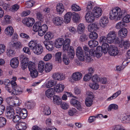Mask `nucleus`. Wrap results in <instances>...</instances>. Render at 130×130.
Wrapping results in <instances>:
<instances>
[{
	"mask_svg": "<svg viewBox=\"0 0 130 130\" xmlns=\"http://www.w3.org/2000/svg\"><path fill=\"white\" fill-rule=\"evenodd\" d=\"M125 11L121 10L120 8L115 7L109 12V18L111 20H120L125 14Z\"/></svg>",
	"mask_w": 130,
	"mask_h": 130,
	"instance_id": "obj_1",
	"label": "nucleus"
},
{
	"mask_svg": "<svg viewBox=\"0 0 130 130\" xmlns=\"http://www.w3.org/2000/svg\"><path fill=\"white\" fill-rule=\"evenodd\" d=\"M93 6L91 3H88L86 12V13L85 16V19L86 22L89 23L93 22L94 21L95 17L92 13V8Z\"/></svg>",
	"mask_w": 130,
	"mask_h": 130,
	"instance_id": "obj_2",
	"label": "nucleus"
},
{
	"mask_svg": "<svg viewBox=\"0 0 130 130\" xmlns=\"http://www.w3.org/2000/svg\"><path fill=\"white\" fill-rule=\"evenodd\" d=\"M11 85L13 88L11 94L13 95H19L23 92V89L19 86H17L14 81H11Z\"/></svg>",
	"mask_w": 130,
	"mask_h": 130,
	"instance_id": "obj_3",
	"label": "nucleus"
},
{
	"mask_svg": "<svg viewBox=\"0 0 130 130\" xmlns=\"http://www.w3.org/2000/svg\"><path fill=\"white\" fill-rule=\"evenodd\" d=\"M91 3L93 6V8H92L91 12L95 18H98L100 17L102 13V9L98 7H94L93 3V2L90 1L88 3Z\"/></svg>",
	"mask_w": 130,
	"mask_h": 130,
	"instance_id": "obj_4",
	"label": "nucleus"
},
{
	"mask_svg": "<svg viewBox=\"0 0 130 130\" xmlns=\"http://www.w3.org/2000/svg\"><path fill=\"white\" fill-rule=\"evenodd\" d=\"M76 54L78 58L81 61L86 60L85 56L84 55L83 51L81 47L78 46L77 48Z\"/></svg>",
	"mask_w": 130,
	"mask_h": 130,
	"instance_id": "obj_5",
	"label": "nucleus"
},
{
	"mask_svg": "<svg viewBox=\"0 0 130 130\" xmlns=\"http://www.w3.org/2000/svg\"><path fill=\"white\" fill-rule=\"evenodd\" d=\"M107 42L109 43H112L115 39L116 35V32L113 31H110L107 35Z\"/></svg>",
	"mask_w": 130,
	"mask_h": 130,
	"instance_id": "obj_6",
	"label": "nucleus"
},
{
	"mask_svg": "<svg viewBox=\"0 0 130 130\" xmlns=\"http://www.w3.org/2000/svg\"><path fill=\"white\" fill-rule=\"evenodd\" d=\"M17 112L19 113L20 117L23 119H25L27 116V111L26 109L23 108L21 109L19 107L16 109Z\"/></svg>",
	"mask_w": 130,
	"mask_h": 130,
	"instance_id": "obj_7",
	"label": "nucleus"
},
{
	"mask_svg": "<svg viewBox=\"0 0 130 130\" xmlns=\"http://www.w3.org/2000/svg\"><path fill=\"white\" fill-rule=\"evenodd\" d=\"M23 23L28 27H31L35 22V20L32 18H28L24 19L23 20Z\"/></svg>",
	"mask_w": 130,
	"mask_h": 130,
	"instance_id": "obj_8",
	"label": "nucleus"
},
{
	"mask_svg": "<svg viewBox=\"0 0 130 130\" xmlns=\"http://www.w3.org/2000/svg\"><path fill=\"white\" fill-rule=\"evenodd\" d=\"M70 103L72 105L75 107L79 111H81L82 110V108L80 102L77 100L73 99L71 100Z\"/></svg>",
	"mask_w": 130,
	"mask_h": 130,
	"instance_id": "obj_9",
	"label": "nucleus"
},
{
	"mask_svg": "<svg viewBox=\"0 0 130 130\" xmlns=\"http://www.w3.org/2000/svg\"><path fill=\"white\" fill-rule=\"evenodd\" d=\"M100 24L101 27L103 28L105 27L108 23V18L105 16H103L100 20Z\"/></svg>",
	"mask_w": 130,
	"mask_h": 130,
	"instance_id": "obj_10",
	"label": "nucleus"
},
{
	"mask_svg": "<svg viewBox=\"0 0 130 130\" xmlns=\"http://www.w3.org/2000/svg\"><path fill=\"white\" fill-rule=\"evenodd\" d=\"M43 51V47L41 45L38 44L33 50V53L37 55L41 54Z\"/></svg>",
	"mask_w": 130,
	"mask_h": 130,
	"instance_id": "obj_11",
	"label": "nucleus"
},
{
	"mask_svg": "<svg viewBox=\"0 0 130 130\" xmlns=\"http://www.w3.org/2000/svg\"><path fill=\"white\" fill-rule=\"evenodd\" d=\"M54 24L56 25L60 26L63 22V19L58 17H54L52 19Z\"/></svg>",
	"mask_w": 130,
	"mask_h": 130,
	"instance_id": "obj_12",
	"label": "nucleus"
},
{
	"mask_svg": "<svg viewBox=\"0 0 130 130\" xmlns=\"http://www.w3.org/2000/svg\"><path fill=\"white\" fill-rule=\"evenodd\" d=\"M19 64V60L16 58H12L10 61V65L11 67L14 69L17 68L18 67Z\"/></svg>",
	"mask_w": 130,
	"mask_h": 130,
	"instance_id": "obj_13",
	"label": "nucleus"
},
{
	"mask_svg": "<svg viewBox=\"0 0 130 130\" xmlns=\"http://www.w3.org/2000/svg\"><path fill=\"white\" fill-rule=\"evenodd\" d=\"M108 52L110 55L115 56L118 55L119 51L118 48L116 47L111 46Z\"/></svg>",
	"mask_w": 130,
	"mask_h": 130,
	"instance_id": "obj_14",
	"label": "nucleus"
},
{
	"mask_svg": "<svg viewBox=\"0 0 130 130\" xmlns=\"http://www.w3.org/2000/svg\"><path fill=\"white\" fill-rule=\"evenodd\" d=\"M83 48L85 54V57L86 60L89 62L91 60V57L88 54L89 53V47L86 45H85L83 47Z\"/></svg>",
	"mask_w": 130,
	"mask_h": 130,
	"instance_id": "obj_15",
	"label": "nucleus"
},
{
	"mask_svg": "<svg viewBox=\"0 0 130 130\" xmlns=\"http://www.w3.org/2000/svg\"><path fill=\"white\" fill-rule=\"evenodd\" d=\"M47 30L48 27L46 25L44 24L41 26L38 32L39 35L40 36H42Z\"/></svg>",
	"mask_w": 130,
	"mask_h": 130,
	"instance_id": "obj_16",
	"label": "nucleus"
},
{
	"mask_svg": "<svg viewBox=\"0 0 130 130\" xmlns=\"http://www.w3.org/2000/svg\"><path fill=\"white\" fill-rule=\"evenodd\" d=\"M9 45L10 47L17 49H20L23 47V44L19 41L15 43L11 41L9 43Z\"/></svg>",
	"mask_w": 130,
	"mask_h": 130,
	"instance_id": "obj_17",
	"label": "nucleus"
},
{
	"mask_svg": "<svg viewBox=\"0 0 130 130\" xmlns=\"http://www.w3.org/2000/svg\"><path fill=\"white\" fill-rule=\"evenodd\" d=\"M52 77L56 80H61L64 79V75L63 73H55L53 74Z\"/></svg>",
	"mask_w": 130,
	"mask_h": 130,
	"instance_id": "obj_18",
	"label": "nucleus"
},
{
	"mask_svg": "<svg viewBox=\"0 0 130 130\" xmlns=\"http://www.w3.org/2000/svg\"><path fill=\"white\" fill-rule=\"evenodd\" d=\"M127 33V29L125 28H121L118 31V35L121 38L125 37Z\"/></svg>",
	"mask_w": 130,
	"mask_h": 130,
	"instance_id": "obj_19",
	"label": "nucleus"
},
{
	"mask_svg": "<svg viewBox=\"0 0 130 130\" xmlns=\"http://www.w3.org/2000/svg\"><path fill=\"white\" fill-rule=\"evenodd\" d=\"M15 127L18 130H25L27 128L26 124L24 122H18L16 124Z\"/></svg>",
	"mask_w": 130,
	"mask_h": 130,
	"instance_id": "obj_20",
	"label": "nucleus"
},
{
	"mask_svg": "<svg viewBox=\"0 0 130 130\" xmlns=\"http://www.w3.org/2000/svg\"><path fill=\"white\" fill-rule=\"evenodd\" d=\"M93 101V96L92 95L89 96L86 98L85 101V104L87 107L91 106L92 104Z\"/></svg>",
	"mask_w": 130,
	"mask_h": 130,
	"instance_id": "obj_21",
	"label": "nucleus"
},
{
	"mask_svg": "<svg viewBox=\"0 0 130 130\" xmlns=\"http://www.w3.org/2000/svg\"><path fill=\"white\" fill-rule=\"evenodd\" d=\"M68 51V56L70 59H73L74 56V51L73 47H69V49L66 50Z\"/></svg>",
	"mask_w": 130,
	"mask_h": 130,
	"instance_id": "obj_22",
	"label": "nucleus"
},
{
	"mask_svg": "<svg viewBox=\"0 0 130 130\" xmlns=\"http://www.w3.org/2000/svg\"><path fill=\"white\" fill-rule=\"evenodd\" d=\"M82 77V74L79 72H76L73 73L72 75V79L75 80H79Z\"/></svg>",
	"mask_w": 130,
	"mask_h": 130,
	"instance_id": "obj_23",
	"label": "nucleus"
},
{
	"mask_svg": "<svg viewBox=\"0 0 130 130\" xmlns=\"http://www.w3.org/2000/svg\"><path fill=\"white\" fill-rule=\"evenodd\" d=\"M64 42L63 39L62 38H58L55 41V47L57 48L61 47Z\"/></svg>",
	"mask_w": 130,
	"mask_h": 130,
	"instance_id": "obj_24",
	"label": "nucleus"
},
{
	"mask_svg": "<svg viewBox=\"0 0 130 130\" xmlns=\"http://www.w3.org/2000/svg\"><path fill=\"white\" fill-rule=\"evenodd\" d=\"M14 29L13 27L9 26L6 28L5 30V33L10 36H12L14 33Z\"/></svg>",
	"mask_w": 130,
	"mask_h": 130,
	"instance_id": "obj_25",
	"label": "nucleus"
},
{
	"mask_svg": "<svg viewBox=\"0 0 130 130\" xmlns=\"http://www.w3.org/2000/svg\"><path fill=\"white\" fill-rule=\"evenodd\" d=\"M72 13L69 12L67 13L64 15V21L65 23H68L70 21L72 17Z\"/></svg>",
	"mask_w": 130,
	"mask_h": 130,
	"instance_id": "obj_26",
	"label": "nucleus"
},
{
	"mask_svg": "<svg viewBox=\"0 0 130 130\" xmlns=\"http://www.w3.org/2000/svg\"><path fill=\"white\" fill-rule=\"evenodd\" d=\"M64 87V85L58 84L54 87V89L56 92L59 93L62 92L63 90Z\"/></svg>",
	"mask_w": 130,
	"mask_h": 130,
	"instance_id": "obj_27",
	"label": "nucleus"
},
{
	"mask_svg": "<svg viewBox=\"0 0 130 130\" xmlns=\"http://www.w3.org/2000/svg\"><path fill=\"white\" fill-rule=\"evenodd\" d=\"M55 91L54 89L52 88L49 89L45 91V95L47 97L49 98L53 96Z\"/></svg>",
	"mask_w": 130,
	"mask_h": 130,
	"instance_id": "obj_28",
	"label": "nucleus"
},
{
	"mask_svg": "<svg viewBox=\"0 0 130 130\" xmlns=\"http://www.w3.org/2000/svg\"><path fill=\"white\" fill-rule=\"evenodd\" d=\"M45 63L43 61H39L38 66V70L39 72L42 73L44 70Z\"/></svg>",
	"mask_w": 130,
	"mask_h": 130,
	"instance_id": "obj_29",
	"label": "nucleus"
},
{
	"mask_svg": "<svg viewBox=\"0 0 130 130\" xmlns=\"http://www.w3.org/2000/svg\"><path fill=\"white\" fill-rule=\"evenodd\" d=\"M70 41L69 39L67 38L65 39L64 41V43L63 44V48L64 50H66L69 49V47L72 46H69Z\"/></svg>",
	"mask_w": 130,
	"mask_h": 130,
	"instance_id": "obj_30",
	"label": "nucleus"
},
{
	"mask_svg": "<svg viewBox=\"0 0 130 130\" xmlns=\"http://www.w3.org/2000/svg\"><path fill=\"white\" fill-rule=\"evenodd\" d=\"M56 9L58 13L61 14L64 10V7L63 4L61 3H58L56 6Z\"/></svg>",
	"mask_w": 130,
	"mask_h": 130,
	"instance_id": "obj_31",
	"label": "nucleus"
},
{
	"mask_svg": "<svg viewBox=\"0 0 130 130\" xmlns=\"http://www.w3.org/2000/svg\"><path fill=\"white\" fill-rule=\"evenodd\" d=\"M35 105V103L31 101H27L25 103V107L28 109L33 108Z\"/></svg>",
	"mask_w": 130,
	"mask_h": 130,
	"instance_id": "obj_32",
	"label": "nucleus"
},
{
	"mask_svg": "<svg viewBox=\"0 0 130 130\" xmlns=\"http://www.w3.org/2000/svg\"><path fill=\"white\" fill-rule=\"evenodd\" d=\"M54 103L56 105H59L62 103V100L59 96L56 95H54L53 97Z\"/></svg>",
	"mask_w": 130,
	"mask_h": 130,
	"instance_id": "obj_33",
	"label": "nucleus"
},
{
	"mask_svg": "<svg viewBox=\"0 0 130 130\" xmlns=\"http://www.w3.org/2000/svg\"><path fill=\"white\" fill-rule=\"evenodd\" d=\"M41 25V24L40 22H36L33 27V30L35 32L39 31Z\"/></svg>",
	"mask_w": 130,
	"mask_h": 130,
	"instance_id": "obj_34",
	"label": "nucleus"
},
{
	"mask_svg": "<svg viewBox=\"0 0 130 130\" xmlns=\"http://www.w3.org/2000/svg\"><path fill=\"white\" fill-rule=\"evenodd\" d=\"M28 67L30 72L36 69L35 63L31 61L29 62Z\"/></svg>",
	"mask_w": 130,
	"mask_h": 130,
	"instance_id": "obj_35",
	"label": "nucleus"
},
{
	"mask_svg": "<svg viewBox=\"0 0 130 130\" xmlns=\"http://www.w3.org/2000/svg\"><path fill=\"white\" fill-rule=\"evenodd\" d=\"M72 15L74 22L77 23L79 21L80 17L79 15L77 13L75 12L72 13Z\"/></svg>",
	"mask_w": 130,
	"mask_h": 130,
	"instance_id": "obj_36",
	"label": "nucleus"
},
{
	"mask_svg": "<svg viewBox=\"0 0 130 130\" xmlns=\"http://www.w3.org/2000/svg\"><path fill=\"white\" fill-rule=\"evenodd\" d=\"M56 83V81L55 80H50L46 83V87L47 88H50L55 85Z\"/></svg>",
	"mask_w": 130,
	"mask_h": 130,
	"instance_id": "obj_37",
	"label": "nucleus"
},
{
	"mask_svg": "<svg viewBox=\"0 0 130 130\" xmlns=\"http://www.w3.org/2000/svg\"><path fill=\"white\" fill-rule=\"evenodd\" d=\"M98 44V42L95 40H92L89 41L88 44L90 47H96Z\"/></svg>",
	"mask_w": 130,
	"mask_h": 130,
	"instance_id": "obj_38",
	"label": "nucleus"
},
{
	"mask_svg": "<svg viewBox=\"0 0 130 130\" xmlns=\"http://www.w3.org/2000/svg\"><path fill=\"white\" fill-rule=\"evenodd\" d=\"M43 112L44 114L46 115H49L51 114V111L48 106L46 105L44 107Z\"/></svg>",
	"mask_w": 130,
	"mask_h": 130,
	"instance_id": "obj_39",
	"label": "nucleus"
},
{
	"mask_svg": "<svg viewBox=\"0 0 130 130\" xmlns=\"http://www.w3.org/2000/svg\"><path fill=\"white\" fill-rule=\"evenodd\" d=\"M52 64L50 63H47L45 64L44 68V70L46 73L50 72L52 68Z\"/></svg>",
	"mask_w": 130,
	"mask_h": 130,
	"instance_id": "obj_40",
	"label": "nucleus"
},
{
	"mask_svg": "<svg viewBox=\"0 0 130 130\" xmlns=\"http://www.w3.org/2000/svg\"><path fill=\"white\" fill-rule=\"evenodd\" d=\"M38 44L36 42L33 41H31L29 42L28 46L32 51L36 47Z\"/></svg>",
	"mask_w": 130,
	"mask_h": 130,
	"instance_id": "obj_41",
	"label": "nucleus"
},
{
	"mask_svg": "<svg viewBox=\"0 0 130 130\" xmlns=\"http://www.w3.org/2000/svg\"><path fill=\"white\" fill-rule=\"evenodd\" d=\"M53 36V34L50 31L47 32L44 36L45 39L46 40H51Z\"/></svg>",
	"mask_w": 130,
	"mask_h": 130,
	"instance_id": "obj_42",
	"label": "nucleus"
},
{
	"mask_svg": "<svg viewBox=\"0 0 130 130\" xmlns=\"http://www.w3.org/2000/svg\"><path fill=\"white\" fill-rule=\"evenodd\" d=\"M61 52H57L56 53L55 55V61L58 62H60L61 61Z\"/></svg>",
	"mask_w": 130,
	"mask_h": 130,
	"instance_id": "obj_43",
	"label": "nucleus"
},
{
	"mask_svg": "<svg viewBox=\"0 0 130 130\" xmlns=\"http://www.w3.org/2000/svg\"><path fill=\"white\" fill-rule=\"evenodd\" d=\"M121 93V91L120 90H119L115 93L113 94L112 96L108 98L107 100L108 101H109L111 100L114 99L117 97Z\"/></svg>",
	"mask_w": 130,
	"mask_h": 130,
	"instance_id": "obj_44",
	"label": "nucleus"
},
{
	"mask_svg": "<svg viewBox=\"0 0 130 130\" xmlns=\"http://www.w3.org/2000/svg\"><path fill=\"white\" fill-rule=\"evenodd\" d=\"M21 101L19 99V98L17 97H16L15 98H13V106H18L20 105V104H21L20 103V101Z\"/></svg>",
	"mask_w": 130,
	"mask_h": 130,
	"instance_id": "obj_45",
	"label": "nucleus"
},
{
	"mask_svg": "<svg viewBox=\"0 0 130 130\" xmlns=\"http://www.w3.org/2000/svg\"><path fill=\"white\" fill-rule=\"evenodd\" d=\"M54 43L52 41H49L48 44L47 46H46V48L49 51H52L54 49Z\"/></svg>",
	"mask_w": 130,
	"mask_h": 130,
	"instance_id": "obj_46",
	"label": "nucleus"
},
{
	"mask_svg": "<svg viewBox=\"0 0 130 130\" xmlns=\"http://www.w3.org/2000/svg\"><path fill=\"white\" fill-rule=\"evenodd\" d=\"M6 119L3 117H0V128L4 127L6 123Z\"/></svg>",
	"mask_w": 130,
	"mask_h": 130,
	"instance_id": "obj_47",
	"label": "nucleus"
},
{
	"mask_svg": "<svg viewBox=\"0 0 130 130\" xmlns=\"http://www.w3.org/2000/svg\"><path fill=\"white\" fill-rule=\"evenodd\" d=\"M20 59L21 60V62L28 64L29 59L28 58L25 57L23 55H21L20 56Z\"/></svg>",
	"mask_w": 130,
	"mask_h": 130,
	"instance_id": "obj_48",
	"label": "nucleus"
},
{
	"mask_svg": "<svg viewBox=\"0 0 130 130\" xmlns=\"http://www.w3.org/2000/svg\"><path fill=\"white\" fill-rule=\"evenodd\" d=\"M125 24L123 22H120L117 23L115 26L116 29H119L125 26Z\"/></svg>",
	"mask_w": 130,
	"mask_h": 130,
	"instance_id": "obj_49",
	"label": "nucleus"
},
{
	"mask_svg": "<svg viewBox=\"0 0 130 130\" xmlns=\"http://www.w3.org/2000/svg\"><path fill=\"white\" fill-rule=\"evenodd\" d=\"M98 37V34L95 32H91L89 34V38L91 39H96Z\"/></svg>",
	"mask_w": 130,
	"mask_h": 130,
	"instance_id": "obj_50",
	"label": "nucleus"
},
{
	"mask_svg": "<svg viewBox=\"0 0 130 130\" xmlns=\"http://www.w3.org/2000/svg\"><path fill=\"white\" fill-rule=\"evenodd\" d=\"M13 98L12 96H10L7 98L6 99V102L7 104L10 106H13Z\"/></svg>",
	"mask_w": 130,
	"mask_h": 130,
	"instance_id": "obj_51",
	"label": "nucleus"
},
{
	"mask_svg": "<svg viewBox=\"0 0 130 130\" xmlns=\"http://www.w3.org/2000/svg\"><path fill=\"white\" fill-rule=\"evenodd\" d=\"M77 110L74 108L69 109L68 112L69 115L70 116H73L76 115L77 113Z\"/></svg>",
	"mask_w": 130,
	"mask_h": 130,
	"instance_id": "obj_52",
	"label": "nucleus"
},
{
	"mask_svg": "<svg viewBox=\"0 0 130 130\" xmlns=\"http://www.w3.org/2000/svg\"><path fill=\"white\" fill-rule=\"evenodd\" d=\"M72 10L73 11H80L81 8L76 4H73L71 7Z\"/></svg>",
	"mask_w": 130,
	"mask_h": 130,
	"instance_id": "obj_53",
	"label": "nucleus"
},
{
	"mask_svg": "<svg viewBox=\"0 0 130 130\" xmlns=\"http://www.w3.org/2000/svg\"><path fill=\"white\" fill-rule=\"evenodd\" d=\"M30 76L33 78H36L38 76V73L37 70H33L30 72Z\"/></svg>",
	"mask_w": 130,
	"mask_h": 130,
	"instance_id": "obj_54",
	"label": "nucleus"
},
{
	"mask_svg": "<svg viewBox=\"0 0 130 130\" xmlns=\"http://www.w3.org/2000/svg\"><path fill=\"white\" fill-rule=\"evenodd\" d=\"M67 94H64L62 96V99L63 100H66L67 99V95H68V96H70L74 97L75 98L77 99V98L76 96H74L71 93L69 92H67Z\"/></svg>",
	"mask_w": 130,
	"mask_h": 130,
	"instance_id": "obj_55",
	"label": "nucleus"
},
{
	"mask_svg": "<svg viewBox=\"0 0 130 130\" xmlns=\"http://www.w3.org/2000/svg\"><path fill=\"white\" fill-rule=\"evenodd\" d=\"M63 60L64 63L66 65L68 64L70 62L69 58L67 56V55L64 53L62 55Z\"/></svg>",
	"mask_w": 130,
	"mask_h": 130,
	"instance_id": "obj_56",
	"label": "nucleus"
},
{
	"mask_svg": "<svg viewBox=\"0 0 130 130\" xmlns=\"http://www.w3.org/2000/svg\"><path fill=\"white\" fill-rule=\"evenodd\" d=\"M7 55L9 57H13L15 54L14 51L11 49H8L7 52Z\"/></svg>",
	"mask_w": 130,
	"mask_h": 130,
	"instance_id": "obj_57",
	"label": "nucleus"
},
{
	"mask_svg": "<svg viewBox=\"0 0 130 130\" xmlns=\"http://www.w3.org/2000/svg\"><path fill=\"white\" fill-rule=\"evenodd\" d=\"M93 83H91L89 84V86L91 88L93 89L96 90L98 89L99 87V86L97 83L93 82Z\"/></svg>",
	"mask_w": 130,
	"mask_h": 130,
	"instance_id": "obj_58",
	"label": "nucleus"
},
{
	"mask_svg": "<svg viewBox=\"0 0 130 130\" xmlns=\"http://www.w3.org/2000/svg\"><path fill=\"white\" fill-rule=\"evenodd\" d=\"M118 108V106L116 104H112L110 105L108 108V111H110L112 109L116 110Z\"/></svg>",
	"mask_w": 130,
	"mask_h": 130,
	"instance_id": "obj_59",
	"label": "nucleus"
},
{
	"mask_svg": "<svg viewBox=\"0 0 130 130\" xmlns=\"http://www.w3.org/2000/svg\"><path fill=\"white\" fill-rule=\"evenodd\" d=\"M88 38V37L87 35L85 34H83L80 36L79 40L83 42L87 40Z\"/></svg>",
	"mask_w": 130,
	"mask_h": 130,
	"instance_id": "obj_60",
	"label": "nucleus"
},
{
	"mask_svg": "<svg viewBox=\"0 0 130 130\" xmlns=\"http://www.w3.org/2000/svg\"><path fill=\"white\" fill-rule=\"evenodd\" d=\"M92 80L93 82L97 83L100 82V79L98 76L96 75H95L92 77Z\"/></svg>",
	"mask_w": 130,
	"mask_h": 130,
	"instance_id": "obj_61",
	"label": "nucleus"
},
{
	"mask_svg": "<svg viewBox=\"0 0 130 130\" xmlns=\"http://www.w3.org/2000/svg\"><path fill=\"white\" fill-rule=\"evenodd\" d=\"M20 117L18 115H14L12 117V120L14 123H17L19 122V120L21 119Z\"/></svg>",
	"mask_w": 130,
	"mask_h": 130,
	"instance_id": "obj_62",
	"label": "nucleus"
},
{
	"mask_svg": "<svg viewBox=\"0 0 130 130\" xmlns=\"http://www.w3.org/2000/svg\"><path fill=\"white\" fill-rule=\"evenodd\" d=\"M106 41H107V37H106L104 36L100 37L99 40V42L101 44L106 42Z\"/></svg>",
	"mask_w": 130,
	"mask_h": 130,
	"instance_id": "obj_63",
	"label": "nucleus"
},
{
	"mask_svg": "<svg viewBox=\"0 0 130 130\" xmlns=\"http://www.w3.org/2000/svg\"><path fill=\"white\" fill-rule=\"evenodd\" d=\"M123 21L124 23L125 22L127 23L130 21V15H127L123 19Z\"/></svg>",
	"mask_w": 130,
	"mask_h": 130,
	"instance_id": "obj_64",
	"label": "nucleus"
}]
</instances>
